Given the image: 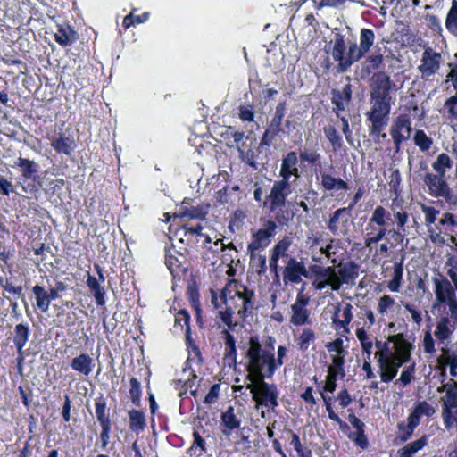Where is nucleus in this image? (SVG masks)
<instances>
[{
  "label": "nucleus",
  "instance_id": "obj_1",
  "mask_svg": "<svg viewBox=\"0 0 457 457\" xmlns=\"http://www.w3.org/2000/svg\"><path fill=\"white\" fill-rule=\"evenodd\" d=\"M245 365L250 380L247 387L253 394V400H276V388L263 380L272 377L277 370L273 345L270 343L262 346L256 337H252L245 355Z\"/></svg>",
  "mask_w": 457,
  "mask_h": 457
},
{
  "label": "nucleus",
  "instance_id": "obj_2",
  "mask_svg": "<svg viewBox=\"0 0 457 457\" xmlns=\"http://www.w3.org/2000/svg\"><path fill=\"white\" fill-rule=\"evenodd\" d=\"M391 341L394 343V352L389 354H386L382 350L381 342H376L378 351L375 356L378 357L380 378L384 382L391 381L396 376L399 367L411 357V345L402 334L393 336Z\"/></svg>",
  "mask_w": 457,
  "mask_h": 457
},
{
  "label": "nucleus",
  "instance_id": "obj_3",
  "mask_svg": "<svg viewBox=\"0 0 457 457\" xmlns=\"http://www.w3.org/2000/svg\"><path fill=\"white\" fill-rule=\"evenodd\" d=\"M390 211L392 212L394 220L396 223L397 229L387 230L386 228L375 226L367 223L364 234V245L368 248L380 242L386 235H389L395 241H402L403 239V233L405 232V226L409 221V214L403 207V201L394 200Z\"/></svg>",
  "mask_w": 457,
  "mask_h": 457
},
{
  "label": "nucleus",
  "instance_id": "obj_4",
  "mask_svg": "<svg viewBox=\"0 0 457 457\" xmlns=\"http://www.w3.org/2000/svg\"><path fill=\"white\" fill-rule=\"evenodd\" d=\"M435 302L433 310L436 312H457V295L451 282L443 276L433 278Z\"/></svg>",
  "mask_w": 457,
  "mask_h": 457
},
{
  "label": "nucleus",
  "instance_id": "obj_5",
  "mask_svg": "<svg viewBox=\"0 0 457 457\" xmlns=\"http://www.w3.org/2000/svg\"><path fill=\"white\" fill-rule=\"evenodd\" d=\"M228 304L233 306L234 312L237 310V315L242 320H245L246 314L251 313L254 309V292L234 280Z\"/></svg>",
  "mask_w": 457,
  "mask_h": 457
},
{
  "label": "nucleus",
  "instance_id": "obj_6",
  "mask_svg": "<svg viewBox=\"0 0 457 457\" xmlns=\"http://www.w3.org/2000/svg\"><path fill=\"white\" fill-rule=\"evenodd\" d=\"M444 58L441 53L431 46H425L420 59L418 71L424 81H432L441 69Z\"/></svg>",
  "mask_w": 457,
  "mask_h": 457
},
{
  "label": "nucleus",
  "instance_id": "obj_7",
  "mask_svg": "<svg viewBox=\"0 0 457 457\" xmlns=\"http://www.w3.org/2000/svg\"><path fill=\"white\" fill-rule=\"evenodd\" d=\"M391 110V98H371V108L367 112L368 120L374 124V129L379 131L387 126Z\"/></svg>",
  "mask_w": 457,
  "mask_h": 457
},
{
  "label": "nucleus",
  "instance_id": "obj_8",
  "mask_svg": "<svg viewBox=\"0 0 457 457\" xmlns=\"http://www.w3.org/2000/svg\"><path fill=\"white\" fill-rule=\"evenodd\" d=\"M314 274L313 287L317 290L329 287L332 291H338L342 287L337 277V269L333 266L323 267L314 265L312 268Z\"/></svg>",
  "mask_w": 457,
  "mask_h": 457
},
{
  "label": "nucleus",
  "instance_id": "obj_9",
  "mask_svg": "<svg viewBox=\"0 0 457 457\" xmlns=\"http://www.w3.org/2000/svg\"><path fill=\"white\" fill-rule=\"evenodd\" d=\"M457 327V312H437L435 337L445 342L451 338Z\"/></svg>",
  "mask_w": 457,
  "mask_h": 457
},
{
  "label": "nucleus",
  "instance_id": "obj_10",
  "mask_svg": "<svg viewBox=\"0 0 457 457\" xmlns=\"http://www.w3.org/2000/svg\"><path fill=\"white\" fill-rule=\"evenodd\" d=\"M292 193V184L283 180L274 182L265 204L269 205L270 212L281 209L286 204L287 197Z\"/></svg>",
  "mask_w": 457,
  "mask_h": 457
},
{
  "label": "nucleus",
  "instance_id": "obj_11",
  "mask_svg": "<svg viewBox=\"0 0 457 457\" xmlns=\"http://www.w3.org/2000/svg\"><path fill=\"white\" fill-rule=\"evenodd\" d=\"M310 297L301 290L296 295L295 302L291 305L290 322L295 326L308 325L311 323L310 311L307 309Z\"/></svg>",
  "mask_w": 457,
  "mask_h": 457
},
{
  "label": "nucleus",
  "instance_id": "obj_12",
  "mask_svg": "<svg viewBox=\"0 0 457 457\" xmlns=\"http://www.w3.org/2000/svg\"><path fill=\"white\" fill-rule=\"evenodd\" d=\"M350 210L342 207L336 210L330 216L327 228L336 236H346L350 228Z\"/></svg>",
  "mask_w": 457,
  "mask_h": 457
},
{
  "label": "nucleus",
  "instance_id": "obj_13",
  "mask_svg": "<svg viewBox=\"0 0 457 457\" xmlns=\"http://www.w3.org/2000/svg\"><path fill=\"white\" fill-rule=\"evenodd\" d=\"M411 131V120L408 115L400 114L394 120L390 129V135L394 140L396 151L399 150L403 141L410 138Z\"/></svg>",
  "mask_w": 457,
  "mask_h": 457
},
{
  "label": "nucleus",
  "instance_id": "obj_14",
  "mask_svg": "<svg viewBox=\"0 0 457 457\" xmlns=\"http://www.w3.org/2000/svg\"><path fill=\"white\" fill-rule=\"evenodd\" d=\"M277 224L272 220H268L262 228L258 229L253 235L252 241L248 245V252H256L267 247L271 238L275 236Z\"/></svg>",
  "mask_w": 457,
  "mask_h": 457
},
{
  "label": "nucleus",
  "instance_id": "obj_15",
  "mask_svg": "<svg viewBox=\"0 0 457 457\" xmlns=\"http://www.w3.org/2000/svg\"><path fill=\"white\" fill-rule=\"evenodd\" d=\"M302 277H308V272L303 262L291 257L288 259L283 270V281L285 284H299Z\"/></svg>",
  "mask_w": 457,
  "mask_h": 457
},
{
  "label": "nucleus",
  "instance_id": "obj_16",
  "mask_svg": "<svg viewBox=\"0 0 457 457\" xmlns=\"http://www.w3.org/2000/svg\"><path fill=\"white\" fill-rule=\"evenodd\" d=\"M298 157L295 152L287 153L282 159L279 175L282 178L280 180L293 184L300 177V172L297 168Z\"/></svg>",
  "mask_w": 457,
  "mask_h": 457
},
{
  "label": "nucleus",
  "instance_id": "obj_17",
  "mask_svg": "<svg viewBox=\"0 0 457 457\" xmlns=\"http://www.w3.org/2000/svg\"><path fill=\"white\" fill-rule=\"evenodd\" d=\"M182 377L180 381L184 380L183 390L179 391L178 396L186 398L190 396L194 398L202 397L204 392L199 390V385L195 383L197 376L195 370L191 367L185 368L182 371Z\"/></svg>",
  "mask_w": 457,
  "mask_h": 457
},
{
  "label": "nucleus",
  "instance_id": "obj_18",
  "mask_svg": "<svg viewBox=\"0 0 457 457\" xmlns=\"http://www.w3.org/2000/svg\"><path fill=\"white\" fill-rule=\"evenodd\" d=\"M424 183L428 188V193L434 197L447 198L450 195L451 190L444 176L427 173L424 177Z\"/></svg>",
  "mask_w": 457,
  "mask_h": 457
},
{
  "label": "nucleus",
  "instance_id": "obj_19",
  "mask_svg": "<svg viewBox=\"0 0 457 457\" xmlns=\"http://www.w3.org/2000/svg\"><path fill=\"white\" fill-rule=\"evenodd\" d=\"M241 411L239 408L235 409L233 406L228 407V409L221 413L220 421V431L221 433L228 437L232 432L238 428L241 425Z\"/></svg>",
  "mask_w": 457,
  "mask_h": 457
},
{
  "label": "nucleus",
  "instance_id": "obj_20",
  "mask_svg": "<svg viewBox=\"0 0 457 457\" xmlns=\"http://www.w3.org/2000/svg\"><path fill=\"white\" fill-rule=\"evenodd\" d=\"M392 81L384 72H378L372 77V90L370 98H391L389 91L392 88Z\"/></svg>",
  "mask_w": 457,
  "mask_h": 457
},
{
  "label": "nucleus",
  "instance_id": "obj_21",
  "mask_svg": "<svg viewBox=\"0 0 457 457\" xmlns=\"http://www.w3.org/2000/svg\"><path fill=\"white\" fill-rule=\"evenodd\" d=\"M70 365L78 374L88 377L95 368V361L89 354L82 353L74 357Z\"/></svg>",
  "mask_w": 457,
  "mask_h": 457
},
{
  "label": "nucleus",
  "instance_id": "obj_22",
  "mask_svg": "<svg viewBox=\"0 0 457 457\" xmlns=\"http://www.w3.org/2000/svg\"><path fill=\"white\" fill-rule=\"evenodd\" d=\"M353 306L350 303H345L344 305L337 304L335 307V312L332 318V321L337 327L344 328L346 333H349L348 325L353 320L352 313Z\"/></svg>",
  "mask_w": 457,
  "mask_h": 457
},
{
  "label": "nucleus",
  "instance_id": "obj_23",
  "mask_svg": "<svg viewBox=\"0 0 457 457\" xmlns=\"http://www.w3.org/2000/svg\"><path fill=\"white\" fill-rule=\"evenodd\" d=\"M352 96L351 85L347 84L341 90L332 91V104H334V111L337 116L339 117V112L345 110L348 106Z\"/></svg>",
  "mask_w": 457,
  "mask_h": 457
},
{
  "label": "nucleus",
  "instance_id": "obj_24",
  "mask_svg": "<svg viewBox=\"0 0 457 457\" xmlns=\"http://www.w3.org/2000/svg\"><path fill=\"white\" fill-rule=\"evenodd\" d=\"M437 362L441 369L449 366L452 376L457 375V353L455 352L448 348H442V353L437 358Z\"/></svg>",
  "mask_w": 457,
  "mask_h": 457
},
{
  "label": "nucleus",
  "instance_id": "obj_25",
  "mask_svg": "<svg viewBox=\"0 0 457 457\" xmlns=\"http://www.w3.org/2000/svg\"><path fill=\"white\" fill-rule=\"evenodd\" d=\"M320 184L328 191L347 190L349 188L348 184L345 180L335 178L326 172L320 174Z\"/></svg>",
  "mask_w": 457,
  "mask_h": 457
},
{
  "label": "nucleus",
  "instance_id": "obj_26",
  "mask_svg": "<svg viewBox=\"0 0 457 457\" xmlns=\"http://www.w3.org/2000/svg\"><path fill=\"white\" fill-rule=\"evenodd\" d=\"M51 146L60 154L70 155L74 150L76 145L74 140L70 137L60 135L51 139Z\"/></svg>",
  "mask_w": 457,
  "mask_h": 457
},
{
  "label": "nucleus",
  "instance_id": "obj_27",
  "mask_svg": "<svg viewBox=\"0 0 457 457\" xmlns=\"http://www.w3.org/2000/svg\"><path fill=\"white\" fill-rule=\"evenodd\" d=\"M392 212H388L386 208L381 205L376 206L373 210L371 216L370 217L368 223L386 228L389 225L391 219Z\"/></svg>",
  "mask_w": 457,
  "mask_h": 457
},
{
  "label": "nucleus",
  "instance_id": "obj_28",
  "mask_svg": "<svg viewBox=\"0 0 457 457\" xmlns=\"http://www.w3.org/2000/svg\"><path fill=\"white\" fill-rule=\"evenodd\" d=\"M233 285L234 280H229L222 288L220 295L213 290L211 291V303L215 309H219L223 305L227 306L228 304V297L230 293H232Z\"/></svg>",
  "mask_w": 457,
  "mask_h": 457
},
{
  "label": "nucleus",
  "instance_id": "obj_29",
  "mask_svg": "<svg viewBox=\"0 0 457 457\" xmlns=\"http://www.w3.org/2000/svg\"><path fill=\"white\" fill-rule=\"evenodd\" d=\"M345 43L344 37L341 35H337L335 40L333 41L331 55L333 59L338 62V70L340 71H345V70H343L344 66L342 65L344 64L343 62L345 61Z\"/></svg>",
  "mask_w": 457,
  "mask_h": 457
},
{
  "label": "nucleus",
  "instance_id": "obj_30",
  "mask_svg": "<svg viewBox=\"0 0 457 457\" xmlns=\"http://www.w3.org/2000/svg\"><path fill=\"white\" fill-rule=\"evenodd\" d=\"M443 419L445 428L457 427V402H444Z\"/></svg>",
  "mask_w": 457,
  "mask_h": 457
},
{
  "label": "nucleus",
  "instance_id": "obj_31",
  "mask_svg": "<svg viewBox=\"0 0 457 457\" xmlns=\"http://www.w3.org/2000/svg\"><path fill=\"white\" fill-rule=\"evenodd\" d=\"M29 328L25 324H18L15 327L13 342L17 348L19 354L21 355L23 347L25 346L29 338Z\"/></svg>",
  "mask_w": 457,
  "mask_h": 457
},
{
  "label": "nucleus",
  "instance_id": "obj_32",
  "mask_svg": "<svg viewBox=\"0 0 457 457\" xmlns=\"http://www.w3.org/2000/svg\"><path fill=\"white\" fill-rule=\"evenodd\" d=\"M54 38L61 46H66L71 45L76 40V33L69 26L58 27L54 33Z\"/></svg>",
  "mask_w": 457,
  "mask_h": 457
},
{
  "label": "nucleus",
  "instance_id": "obj_33",
  "mask_svg": "<svg viewBox=\"0 0 457 457\" xmlns=\"http://www.w3.org/2000/svg\"><path fill=\"white\" fill-rule=\"evenodd\" d=\"M32 292L36 299V306L43 312H47L50 306V300L48 298L47 291L43 287L36 285L32 288Z\"/></svg>",
  "mask_w": 457,
  "mask_h": 457
},
{
  "label": "nucleus",
  "instance_id": "obj_34",
  "mask_svg": "<svg viewBox=\"0 0 457 457\" xmlns=\"http://www.w3.org/2000/svg\"><path fill=\"white\" fill-rule=\"evenodd\" d=\"M365 54V51L360 46H357L356 43H352L345 54V61L342 64L344 66L343 70L346 71L353 63L363 57Z\"/></svg>",
  "mask_w": 457,
  "mask_h": 457
},
{
  "label": "nucleus",
  "instance_id": "obj_35",
  "mask_svg": "<svg viewBox=\"0 0 457 457\" xmlns=\"http://www.w3.org/2000/svg\"><path fill=\"white\" fill-rule=\"evenodd\" d=\"M239 159L251 166L252 168H257L256 154L254 149L247 147L245 143H242L241 145L236 146Z\"/></svg>",
  "mask_w": 457,
  "mask_h": 457
},
{
  "label": "nucleus",
  "instance_id": "obj_36",
  "mask_svg": "<svg viewBox=\"0 0 457 457\" xmlns=\"http://www.w3.org/2000/svg\"><path fill=\"white\" fill-rule=\"evenodd\" d=\"M337 269V277L339 278L341 286L343 284H348L350 281L354 280L357 277V273L353 269L348 265H343L341 262L334 265Z\"/></svg>",
  "mask_w": 457,
  "mask_h": 457
},
{
  "label": "nucleus",
  "instance_id": "obj_37",
  "mask_svg": "<svg viewBox=\"0 0 457 457\" xmlns=\"http://www.w3.org/2000/svg\"><path fill=\"white\" fill-rule=\"evenodd\" d=\"M16 165L21 168L22 177L25 179H31L37 172L38 169V165L34 161L21 157L17 160Z\"/></svg>",
  "mask_w": 457,
  "mask_h": 457
},
{
  "label": "nucleus",
  "instance_id": "obj_38",
  "mask_svg": "<svg viewBox=\"0 0 457 457\" xmlns=\"http://www.w3.org/2000/svg\"><path fill=\"white\" fill-rule=\"evenodd\" d=\"M426 444V437H421L411 442L398 451L399 457H412L416 453L422 449Z\"/></svg>",
  "mask_w": 457,
  "mask_h": 457
},
{
  "label": "nucleus",
  "instance_id": "obj_39",
  "mask_svg": "<svg viewBox=\"0 0 457 457\" xmlns=\"http://www.w3.org/2000/svg\"><path fill=\"white\" fill-rule=\"evenodd\" d=\"M453 165V162L447 154L442 153L436 160L432 163V168L436 171V174L444 176L445 171Z\"/></svg>",
  "mask_w": 457,
  "mask_h": 457
},
{
  "label": "nucleus",
  "instance_id": "obj_40",
  "mask_svg": "<svg viewBox=\"0 0 457 457\" xmlns=\"http://www.w3.org/2000/svg\"><path fill=\"white\" fill-rule=\"evenodd\" d=\"M435 412V409L428 402H420L413 411L410 414L408 420H416L420 424V419L422 416L429 417Z\"/></svg>",
  "mask_w": 457,
  "mask_h": 457
},
{
  "label": "nucleus",
  "instance_id": "obj_41",
  "mask_svg": "<svg viewBox=\"0 0 457 457\" xmlns=\"http://www.w3.org/2000/svg\"><path fill=\"white\" fill-rule=\"evenodd\" d=\"M445 27L451 34L457 36V0L452 1L445 19Z\"/></svg>",
  "mask_w": 457,
  "mask_h": 457
},
{
  "label": "nucleus",
  "instance_id": "obj_42",
  "mask_svg": "<svg viewBox=\"0 0 457 457\" xmlns=\"http://www.w3.org/2000/svg\"><path fill=\"white\" fill-rule=\"evenodd\" d=\"M292 245V239L289 237H284L280 239L271 249L272 256L276 258H284L287 257V251Z\"/></svg>",
  "mask_w": 457,
  "mask_h": 457
},
{
  "label": "nucleus",
  "instance_id": "obj_43",
  "mask_svg": "<svg viewBox=\"0 0 457 457\" xmlns=\"http://www.w3.org/2000/svg\"><path fill=\"white\" fill-rule=\"evenodd\" d=\"M87 284L88 287L90 288V290L93 292L95 299L96 301V303L98 305H104L105 303V301H104L105 292H104V288L100 286V283L98 282V280L96 278L89 276L87 280Z\"/></svg>",
  "mask_w": 457,
  "mask_h": 457
},
{
  "label": "nucleus",
  "instance_id": "obj_44",
  "mask_svg": "<svg viewBox=\"0 0 457 457\" xmlns=\"http://www.w3.org/2000/svg\"><path fill=\"white\" fill-rule=\"evenodd\" d=\"M403 273V262H401L395 263L393 278L388 282V288L392 292L399 291L401 284H402Z\"/></svg>",
  "mask_w": 457,
  "mask_h": 457
},
{
  "label": "nucleus",
  "instance_id": "obj_45",
  "mask_svg": "<svg viewBox=\"0 0 457 457\" xmlns=\"http://www.w3.org/2000/svg\"><path fill=\"white\" fill-rule=\"evenodd\" d=\"M356 337L358 340L361 342V347L367 354V358L370 360V356L371 354V350L373 347V342L371 337L367 334L366 330L363 328H360L356 330Z\"/></svg>",
  "mask_w": 457,
  "mask_h": 457
},
{
  "label": "nucleus",
  "instance_id": "obj_46",
  "mask_svg": "<svg viewBox=\"0 0 457 457\" xmlns=\"http://www.w3.org/2000/svg\"><path fill=\"white\" fill-rule=\"evenodd\" d=\"M324 133L326 137L331 143L334 151H338L341 149L343 146V139L333 126L325 127Z\"/></svg>",
  "mask_w": 457,
  "mask_h": 457
},
{
  "label": "nucleus",
  "instance_id": "obj_47",
  "mask_svg": "<svg viewBox=\"0 0 457 457\" xmlns=\"http://www.w3.org/2000/svg\"><path fill=\"white\" fill-rule=\"evenodd\" d=\"M375 34L370 29H361L360 34V46L365 53H368L374 44Z\"/></svg>",
  "mask_w": 457,
  "mask_h": 457
},
{
  "label": "nucleus",
  "instance_id": "obj_48",
  "mask_svg": "<svg viewBox=\"0 0 457 457\" xmlns=\"http://www.w3.org/2000/svg\"><path fill=\"white\" fill-rule=\"evenodd\" d=\"M315 340V334L311 328H304L299 337L297 344L299 348L303 351L307 350Z\"/></svg>",
  "mask_w": 457,
  "mask_h": 457
},
{
  "label": "nucleus",
  "instance_id": "obj_49",
  "mask_svg": "<svg viewBox=\"0 0 457 457\" xmlns=\"http://www.w3.org/2000/svg\"><path fill=\"white\" fill-rule=\"evenodd\" d=\"M340 248V243L335 240H331L329 244H328L325 247H320V255L324 254L327 258L331 259V263L336 265L337 261L334 258L335 255L338 253Z\"/></svg>",
  "mask_w": 457,
  "mask_h": 457
},
{
  "label": "nucleus",
  "instance_id": "obj_50",
  "mask_svg": "<svg viewBox=\"0 0 457 457\" xmlns=\"http://www.w3.org/2000/svg\"><path fill=\"white\" fill-rule=\"evenodd\" d=\"M129 427L132 430H142L145 428V416L139 411H131L129 412Z\"/></svg>",
  "mask_w": 457,
  "mask_h": 457
},
{
  "label": "nucleus",
  "instance_id": "obj_51",
  "mask_svg": "<svg viewBox=\"0 0 457 457\" xmlns=\"http://www.w3.org/2000/svg\"><path fill=\"white\" fill-rule=\"evenodd\" d=\"M337 376V374H335L334 371H328L325 385L323 386V392L321 393L322 400H331L328 394L333 393L335 390Z\"/></svg>",
  "mask_w": 457,
  "mask_h": 457
},
{
  "label": "nucleus",
  "instance_id": "obj_52",
  "mask_svg": "<svg viewBox=\"0 0 457 457\" xmlns=\"http://www.w3.org/2000/svg\"><path fill=\"white\" fill-rule=\"evenodd\" d=\"M415 145L421 150L427 151L431 147L432 140L423 130H417L413 137Z\"/></svg>",
  "mask_w": 457,
  "mask_h": 457
},
{
  "label": "nucleus",
  "instance_id": "obj_53",
  "mask_svg": "<svg viewBox=\"0 0 457 457\" xmlns=\"http://www.w3.org/2000/svg\"><path fill=\"white\" fill-rule=\"evenodd\" d=\"M250 253V261L253 264L255 271L258 274H262L266 271V257L262 254H258L255 252H249Z\"/></svg>",
  "mask_w": 457,
  "mask_h": 457
},
{
  "label": "nucleus",
  "instance_id": "obj_54",
  "mask_svg": "<svg viewBox=\"0 0 457 457\" xmlns=\"http://www.w3.org/2000/svg\"><path fill=\"white\" fill-rule=\"evenodd\" d=\"M418 422L416 420H408V424L405 425L401 423L398 425L400 435L398 437L401 441H407L412 435L414 428L418 426Z\"/></svg>",
  "mask_w": 457,
  "mask_h": 457
},
{
  "label": "nucleus",
  "instance_id": "obj_55",
  "mask_svg": "<svg viewBox=\"0 0 457 457\" xmlns=\"http://www.w3.org/2000/svg\"><path fill=\"white\" fill-rule=\"evenodd\" d=\"M290 445L296 451L299 457H312V451L307 447H303L301 444L299 436L293 433Z\"/></svg>",
  "mask_w": 457,
  "mask_h": 457
},
{
  "label": "nucleus",
  "instance_id": "obj_56",
  "mask_svg": "<svg viewBox=\"0 0 457 457\" xmlns=\"http://www.w3.org/2000/svg\"><path fill=\"white\" fill-rule=\"evenodd\" d=\"M96 413L97 420L99 421L101 426L111 425L109 414L106 412V410H105V402H96Z\"/></svg>",
  "mask_w": 457,
  "mask_h": 457
},
{
  "label": "nucleus",
  "instance_id": "obj_57",
  "mask_svg": "<svg viewBox=\"0 0 457 457\" xmlns=\"http://www.w3.org/2000/svg\"><path fill=\"white\" fill-rule=\"evenodd\" d=\"M349 439L353 441L361 449H365L368 446V438L364 434V429H355L353 432L347 434Z\"/></svg>",
  "mask_w": 457,
  "mask_h": 457
},
{
  "label": "nucleus",
  "instance_id": "obj_58",
  "mask_svg": "<svg viewBox=\"0 0 457 457\" xmlns=\"http://www.w3.org/2000/svg\"><path fill=\"white\" fill-rule=\"evenodd\" d=\"M421 212L425 215V224L427 227L430 226L431 224L435 223L436 220V216L439 213V211L435 209L432 206H428L424 204H420Z\"/></svg>",
  "mask_w": 457,
  "mask_h": 457
},
{
  "label": "nucleus",
  "instance_id": "obj_59",
  "mask_svg": "<svg viewBox=\"0 0 457 457\" xmlns=\"http://www.w3.org/2000/svg\"><path fill=\"white\" fill-rule=\"evenodd\" d=\"M235 313L234 308L232 305L228 304L224 311H220L219 315L221 320L227 325L229 329H234L237 326V323H233L232 318Z\"/></svg>",
  "mask_w": 457,
  "mask_h": 457
},
{
  "label": "nucleus",
  "instance_id": "obj_60",
  "mask_svg": "<svg viewBox=\"0 0 457 457\" xmlns=\"http://www.w3.org/2000/svg\"><path fill=\"white\" fill-rule=\"evenodd\" d=\"M207 211L202 207H192L190 209H187L183 212L181 214L182 218H188L190 220L196 219V220H204L206 215Z\"/></svg>",
  "mask_w": 457,
  "mask_h": 457
},
{
  "label": "nucleus",
  "instance_id": "obj_61",
  "mask_svg": "<svg viewBox=\"0 0 457 457\" xmlns=\"http://www.w3.org/2000/svg\"><path fill=\"white\" fill-rule=\"evenodd\" d=\"M445 109L451 117L457 120V95L451 96L445 101Z\"/></svg>",
  "mask_w": 457,
  "mask_h": 457
},
{
  "label": "nucleus",
  "instance_id": "obj_62",
  "mask_svg": "<svg viewBox=\"0 0 457 457\" xmlns=\"http://www.w3.org/2000/svg\"><path fill=\"white\" fill-rule=\"evenodd\" d=\"M344 363V356L342 353H336L332 356V365L328 368V371H334L335 374H339L342 370V365Z\"/></svg>",
  "mask_w": 457,
  "mask_h": 457
},
{
  "label": "nucleus",
  "instance_id": "obj_63",
  "mask_svg": "<svg viewBox=\"0 0 457 457\" xmlns=\"http://www.w3.org/2000/svg\"><path fill=\"white\" fill-rule=\"evenodd\" d=\"M395 304V300L390 295H383L378 302V310L384 314Z\"/></svg>",
  "mask_w": 457,
  "mask_h": 457
},
{
  "label": "nucleus",
  "instance_id": "obj_64",
  "mask_svg": "<svg viewBox=\"0 0 457 457\" xmlns=\"http://www.w3.org/2000/svg\"><path fill=\"white\" fill-rule=\"evenodd\" d=\"M449 72L446 75V82L451 81L454 90L457 92V61L449 63Z\"/></svg>",
  "mask_w": 457,
  "mask_h": 457
}]
</instances>
